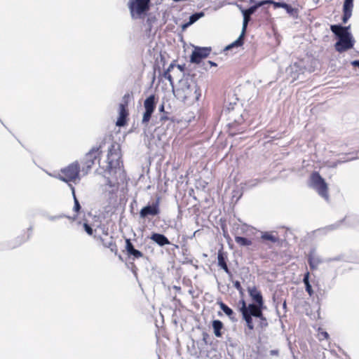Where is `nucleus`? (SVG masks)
<instances>
[{
  "label": "nucleus",
  "mask_w": 359,
  "mask_h": 359,
  "mask_svg": "<svg viewBox=\"0 0 359 359\" xmlns=\"http://www.w3.org/2000/svg\"><path fill=\"white\" fill-rule=\"evenodd\" d=\"M144 112L142 117V123L145 126L144 128V143L149 149H154L157 147V137L156 131L157 126L151 124L149 122L151 119V115L156 108L155 95H150L144 102Z\"/></svg>",
  "instance_id": "nucleus-1"
},
{
  "label": "nucleus",
  "mask_w": 359,
  "mask_h": 359,
  "mask_svg": "<svg viewBox=\"0 0 359 359\" xmlns=\"http://www.w3.org/2000/svg\"><path fill=\"white\" fill-rule=\"evenodd\" d=\"M144 39L147 42V52L151 57L154 60L153 64L154 75L152 77V83L156 79V72L157 70V57H156L157 48V40L156 39V34L157 33V20L155 15H149L147 22L144 24Z\"/></svg>",
  "instance_id": "nucleus-2"
},
{
  "label": "nucleus",
  "mask_w": 359,
  "mask_h": 359,
  "mask_svg": "<svg viewBox=\"0 0 359 359\" xmlns=\"http://www.w3.org/2000/svg\"><path fill=\"white\" fill-rule=\"evenodd\" d=\"M350 26L343 27L339 25H331V31L338 37L339 40L334 44L335 50L339 53L345 52L352 48L355 39L348 31Z\"/></svg>",
  "instance_id": "nucleus-3"
},
{
  "label": "nucleus",
  "mask_w": 359,
  "mask_h": 359,
  "mask_svg": "<svg viewBox=\"0 0 359 359\" xmlns=\"http://www.w3.org/2000/svg\"><path fill=\"white\" fill-rule=\"evenodd\" d=\"M151 0H129L128 8L133 19L143 18L150 9Z\"/></svg>",
  "instance_id": "nucleus-4"
},
{
  "label": "nucleus",
  "mask_w": 359,
  "mask_h": 359,
  "mask_svg": "<svg viewBox=\"0 0 359 359\" xmlns=\"http://www.w3.org/2000/svg\"><path fill=\"white\" fill-rule=\"evenodd\" d=\"M197 86L195 84L190 85L187 81L181 82L180 86L174 91L175 95L184 101L190 99H198Z\"/></svg>",
  "instance_id": "nucleus-5"
},
{
  "label": "nucleus",
  "mask_w": 359,
  "mask_h": 359,
  "mask_svg": "<svg viewBox=\"0 0 359 359\" xmlns=\"http://www.w3.org/2000/svg\"><path fill=\"white\" fill-rule=\"evenodd\" d=\"M81 171L80 165L78 161H75L65 168L61 170L62 175H59V179L69 184L70 182L80 180L79 172Z\"/></svg>",
  "instance_id": "nucleus-6"
},
{
  "label": "nucleus",
  "mask_w": 359,
  "mask_h": 359,
  "mask_svg": "<svg viewBox=\"0 0 359 359\" xmlns=\"http://www.w3.org/2000/svg\"><path fill=\"white\" fill-rule=\"evenodd\" d=\"M310 186L313 188L320 196L328 201L329 194L327 191V184L318 172H314L311 174Z\"/></svg>",
  "instance_id": "nucleus-7"
},
{
  "label": "nucleus",
  "mask_w": 359,
  "mask_h": 359,
  "mask_svg": "<svg viewBox=\"0 0 359 359\" xmlns=\"http://www.w3.org/2000/svg\"><path fill=\"white\" fill-rule=\"evenodd\" d=\"M100 147H93L83 157L81 161V172L84 175H87L90 170L97 158L100 156Z\"/></svg>",
  "instance_id": "nucleus-8"
},
{
  "label": "nucleus",
  "mask_w": 359,
  "mask_h": 359,
  "mask_svg": "<svg viewBox=\"0 0 359 359\" xmlns=\"http://www.w3.org/2000/svg\"><path fill=\"white\" fill-rule=\"evenodd\" d=\"M118 182H112L109 177H106V183L102 185V190L104 198L109 203L116 201Z\"/></svg>",
  "instance_id": "nucleus-9"
},
{
  "label": "nucleus",
  "mask_w": 359,
  "mask_h": 359,
  "mask_svg": "<svg viewBox=\"0 0 359 359\" xmlns=\"http://www.w3.org/2000/svg\"><path fill=\"white\" fill-rule=\"evenodd\" d=\"M242 14L243 15V27H242V32L239 37L233 43L227 46L225 48V50H230L234 47H239L241 46L243 43V38L245 34L246 28L248 26V24L249 21L250 20V14L248 13L246 11H244V9L241 10Z\"/></svg>",
  "instance_id": "nucleus-10"
},
{
  "label": "nucleus",
  "mask_w": 359,
  "mask_h": 359,
  "mask_svg": "<svg viewBox=\"0 0 359 359\" xmlns=\"http://www.w3.org/2000/svg\"><path fill=\"white\" fill-rule=\"evenodd\" d=\"M210 48H196L191 55V62L200 63L203 58L210 55Z\"/></svg>",
  "instance_id": "nucleus-11"
},
{
  "label": "nucleus",
  "mask_w": 359,
  "mask_h": 359,
  "mask_svg": "<svg viewBox=\"0 0 359 359\" xmlns=\"http://www.w3.org/2000/svg\"><path fill=\"white\" fill-rule=\"evenodd\" d=\"M157 215V199L153 202L152 205H146L143 207L140 212V216L141 218L144 219L149 215Z\"/></svg>",
  "instance_id": "nucleus-12"
},
{
  "label": "nucleus",
  "mask_w": 359,
  "mask_h": 359,
  "mask_svg": "<svg viewBox=\"0 0 359 359\" xmlns=\"http://www.w3.org/2000/svg\"><path fill=\"white\" fill-rule=\"evenodd\" d=\"M126 250L128 256L133 257V259L140 258L142 256V253L135 248L134 245L129 238L126 239Z\"/></svg>",
  "instance_id": "nucleus-13"
},
{
  "label": "nucleus",
  "mask_w": 359,
  "mask_h": 359,
  "mask_svg": "<svg viewBox=\"0 0 359 359\" xmlns=\"http://www.w3.org/2000/svg\"><path fill=\"white\" fill-rule=\"evenodd\" d=\"M263 306H260L258 304H250L248 306L245 305V309L247 311V313L251 316L257 317V318H262V309Z\"/></svg>",
  "instance_id": "nucleus-14"
},
{
  "label": "nucleus",
  "mask_w": 359,
  "mask_h": 359,
  "mask_svg": "<svg viewBox=\"0 0 359 359\" xmlns=\"http://www.w3.org/2000/svg\"><path fill=\"white\" fill-rule=\"evenodd\" d=\"M102 243L104 248H109L111 252H114L116 255L118 254V249L115 242L113 240V237L111 236L109 239H104L101 236L97 238Z\"/></svg>",
  "instance_id": "nucleus-15"
},
{
  "label": "nucleus",
  "mask_w": 359,
  "mask_h": 359,
  "mask_svg": "<svg viewBox=\"0 0 359 359\" xmlns=\"http://www.w3.org/2000/svg\"><path fill=\"white\" fill-rule=\"evenodd\" d=\"M248 293L252 300L260 306H264L263 298L261 292L256 287H248Z\"/></svg>",
  "instance_id": "nucleus-16"
},
{
  "label": "nucleus",
  "mask_w": 359,
  "mask_h": 359,
  "mask_svg": "<svg viewBox=\"0 0 359 359\" xmlns=\"http://www.w3.org/2000/svg\"><path fill=\"white\" fill-rule=\"evenodd\" d=\"M240 311L243 315V319L245 320L247 326L250 330H252L254 329V325L252 322V316L247 313V311L245 309V302L244 300L242 301V306L240 309Z\"/></svg>",
  "instance_id": "nucleus-17"
},
{
  "label": "nucleus",
  "mask_w": 359,
  "mask_h": 359,
  "mask_svg": "<svg viewBox=\"0 0 359 359\" xmlns=\"http://www.w3.org/2000/svg\"><path fill=\"white\" fill-rule=\"evenodd\" d=\"M217 259H218V265L222 269H223L226 273L230 274V271H229L227 264L225 262L224 254L221 250H219L218 252Z\"/></svg>",
  "instance_id": "nucleus-18"
},
{
  "label": "nucleus",
  "mask_w": 359,
  "mask_h": 359,
  "mask_svg": "<svg viewBox=\"0 0 359 359\" xmlns=\"http://www.w3.org/2000/svg\"><path fill=\"white\" fill-rule=\"evenodd\" d=\"M69 187L72 191V196H73V199H74L73 210L75 212L79 213L81 209V206L80 205V203H79L78 198H76V196L75 194V188L71 184H69Z\"/></svg>",
  "instance_id": "nucleus-19"
},
{
  "label": "nucleus",
  "mask_w": 359,
  "mask_h": 359,
  "mask_svg": "<svg viewBox=\"0 0 359 359\" xmlns=\"http://www.w3.org/2000/svg\"><path fill=\"white\" fill-rule=\"evenodd\" d=\"M223 323L219 320H215L212 321V328L214 330V334L216 337H222V334L221 330L223 329Z\"/></svg>",
  "instance_id": "nucleus-20"
},
{
  "label": "nucleus",
  "mask_w": 359,
  "mask_h": 359,
  "mask_svg": "<svg viewBox=\"0 0 359 359\" xmlns=\"http://www.w3.org/2000/svg\"><path fill=\"white\" fill-rule=\"evenodd\" d=\"M217 304L219 306L220 309L224 312V313L229 317L230 319L234 320V313L231 308L226 306L222 301L217 302Z\"/></svg>",
  "instance_id": "nucleus-21"
},
{
  "label": "nucleus",
  "mask_w": 359,
  "mask_h": 359,
  "mask_svg": "<svg viewBox=\"0 0 359 359\" xmlns=\"http://www.w3.org/2000/svg\"><path fill=\"white\" fill-rule=\"evenodd\" d=\"M203 16H204L203 12L196 13L191 15L189 17V21L187 23L183 25L182 28L184 29V28L190 26L191 25L194 24L195 22H196L198 20H199L201 18H202Z\"/></svg>",
  "instance_id": "nucleus-22"
},
{
  "label": "nucleus",
  "mask_w": 359,
  "mask_h": 359,
  "mask_svg": "<svg viewBox=\"0 0 359 359\" xmlns=\"http://www.w3.org/2000/svg\"><path fill=\"white\" fill-rule=\"evenodd\" d=\"M353 8V0H345L343 6L344 13L352 15V10Z\"/></svg>",
  "instance_id": "nucleus-23"
},
{
  "label": "nucleus",
  "mask_w": 359,
  "mask_h": 359,
  "mask_svg": "<svg viewBox=\"0 0 359 359\" xmlns=\"http://www.w3.org/2000/svg\"><path fill=\"white\" fill-rule=\"evenodd\" d=\"M235 241L240 246H249L252 245V241L250 240L241 236H236Z\"/></svg>",
  "instance_id": "nucleus-24"
},
{
  "label": "nucleus",
  "mask_w": 359,
  "mask_h": 359,
  "mask_svg": "<svg viewBox=\"0 0 359 359\" xmlns=\"http://www.w3.org/2000/svg\"><path fill=\"white\" fill-rule=\"evenodd\" d=\"M262 239L264 241H269L271 243H277L278 241V238L269 232H264L262 234Z\"/></svg>",
  "instance_id": "nucleus-25"
},
{
  "label": "nucleus",
  "mask_w": 359,
  "mask_h": 359,
  "mask_svg": "<svg viewBox=\"0 0 359 359\" xmlns=\"http://www.w3.org/2000/svg\"><path fill=\"white\" fill-rule=\"evenodd\" d=\"M284 9L290 16L294 18H298L299 11L297 8H292L290 5L287 4Z\"/></svg>",
  "instance_id": "nucleus-26"
},
{
  "label": "nucleus",
  "mask_w": 359,
  "mask_h": 359,
  "mask_svg": "<svg viewBox=\"0 0 359 359\" xmlns=\"http://www.w3.org/2000/svg\"><path fill=\"white\" fill-rule=\"evenodd\" d=\"M320 262V260L318 257H315L312 254L309 255V263L311 269H316Z\"/></svg>",
  "instance_id": "nucleus-27"
},
{
  "label": "nucleus",
  "mask_w": 359,
  "mask_h": 359,
  "mask_svg": "<svg viewBox=\"0 0 359 359\" xmlns=\"http://www.w3.org/2000/svg\"><path fill=\"white\" fill-rule=\"evenodd\" d=\"M128 111L127 109V104L121 103L118 107V116L128 117Z\"/></svg>",
  "instance_id": "nucleus-28"
},
{
  "label": "nucleus",
  "mask_w": 359,
  "mask_h": 359,
  "mask_svg": "<svg viewBox=\"0 0 359 359\" xmlns=\"http://www.w3.org/2000/svg\"><path fill=\"white\" fill-rule=\"evenodd\" d=\"M151 309H147L145 311V315L150 316V318L154 319V325L157 327V318H155L154 313H155V306L154 304H151L150 306Z\"/></svg>",
  "instance_id": "nucleus-29"
},
{
  "label": "nucleus",
  "mask_w": 359,
  "mask_h": 359,
  "mask_svg": "<svg viewBox=\"0 0 359 359\" xmlns=\"http://www.w3.org/2000/svg\"><path fill=\"white\" fill-rule=\"evenodd\" d=\"M27 239L24 238L23 236H18L15 238V240L13 241V244L11 246V248H15L20 245H21L22 243H24Z\"/></svg>",
  "instance_id": "nucleus-30"
},
{
  "label": "nucleus",
  "mask_w": 359,
  "mask_h": 359,
  "mask_svg": "<svg viewBox=\"0 0 359 359\" xmlns=\"http://www.w3.org/2000/svg\"><path fill=\"white\" fill-rule=\"evenodd\" d=\"M83 227L84 231L86 232V233L89 236H93L94 229L92 228V226L88 223L84 222L83 224Z\"/></svg>",
  "instance_id": "nucleus-31"
},
{
  "label": "nucleus",
  "mask_w": 359,
  "mask_h": 359,
  "mask_svg": "<svg viewBox=\"0 0 359 359\" xmlns=\"http://www.w3.org/2000/svg\"><path fill=\"white\" fill-rule=\"evenodd\" d=\"M167 244H170L168 239L164 235L158 233V245L163 246Z\"/></svg>",
  "instance_id": "nucleus-32"
},
{
  "label": "nucleus",
  "mask_w": 359,
  "mask_h": 359,
  "mask_svg": "<svg viewBox=\"0 0 359 359\" xmlns=\"http://www.w3.org/2000/svg\"><path fill=\"white\" fill-rule=\"evenodd\" d=\"M126 123H127V118L122 117V116H118L117 118V121L116 122V126H119V127H123V126H126Z\"/></svg>",
  "instance_id": "nucleus-33"
},
{
  "label": "nucleus",
  "mask_w": 359,
  "mask_h": 359,
  "mask_svg": "<svg viewBox=\"0 0 359 359\" xmlns=\"http://www.w3.org/2000/svg\"><path fill=\"white\" fill-rule=\"evenodd\" d=\"M271 3H269V4H273L274 8H285V7L286 6V3H284V2H277V1H274L273 0H270Z\"/></svg>",
  "instance_id": "nucleus-34"
},
{
  "label": "nucleus",
  "mask_w": 359,
  "mask_h": 359,
  "mask_svg": "<svg viewBox=\"0 0 359 359\" xmlns=\"http://www.w3.org/2000/svg\"><path fill=\"white\" fill-rule=\"evenodd\" d=\"M65 217H66V215L60 214V215H49V216H48V219L50 221H55L57 219L65 218Z\"/></svg>",
  "instance_id": "nucleus-35"
},
{
  "label": "nucleus",
  "mask_w": 359,
  "mask_h": 359,
  "mask_svg": "<svg viewBox=\"0 0 359 359\" xmlns=\"http://www.w3.org/2000/svg\"><path fill=\"white\" fill-rule=\"evenodd\" d=\"M174 65L172 64H170L169 65V67L168 68L167 71H165L163 74V76L167 79L168 80H169L170 82L172 81V77L169 73L170 69L173 68Z\"/></svg>",
  "instance_id": "nucleus-36"
},
{
  "label": "nucleus",
  "mask_w": 359,
  "mask_h": 359,
  "mask_svg": "<svg viewBox=\"0 0 359 359\" xmlns=\"http://www.w3.org/2000/svg\"><path fill=\"white\" fill-rule=\"evenodd\" d=\"M269 3H271L270 0H263V1L257 2L254 6H255V7H256V9H257L258 8H259L264 5L269 4Z\"/></svg>",
  "instance_id": "nucleus-37"
},
{
  "label": "nucleus",
  "mask_w": 359,
  "mask_h": 359,
  "mask_svg": "<svg viewBox=\"0 0 359 359\" xmlns=\"http://www.w3.org/2000/svg\"><path fill=\"white\" fill-rule=\"evenodd\" d=\"M260 319V327H266L268 325V323L266 318L262 315V318H259Z\"/></svg>",
  "instance_id": "nucleus-38"
},
{
  "label": "nucleus",
  "mask_w": 359,
  "mask_h": 359,
  "mask_svg": "<svg viewBox=\"0 0 359 359\" xmlns=\"http://www.w3.org/2000/svg\"><path fill=\"white\" fill-rule=\"evenodd\" d=\"M318 336H319V339L323 340L325 339H327L329 335L327 332H321L320 333H319Z\"/></svg>",
  "instance_id": "nucleus-39"
},
{
  "label": "nucleus",
  "mask_w": 359,
  "mask_h": 359,
  "mask_svg": "<svg viewBox=\"0 0 359 359\" xmlns=\"http://www.w3.org/2000/svg\"><path fill=\"white\" fill-rule=\"evenodd\" d=\"M259 183V180H258L257 179H255V180L249 181L247 183V185L248 187H253V186H255V185L258 184Z\"/></svg>",
  "instance_id": "nucleus-40"
},
{
  "label": "nucleus",
  "mask_w": 359,
  "mask_h": 359,
  "mask_svg": "<svg viewBox=\"0 0 359 359\" xmlns=\"http://www.w3.org/2000/svg\"><path fill=\"white\" fill-rule=\"evenodd\" d=\"M305 286H306V292L309 293V294L310 296H311L313 294V290H312V287H311V285L309 283H307V284H305Z\"/></svg>",
  "instance_id": "nucleus-41"
},
{
  "label": "nucleus",
  "mask_w": 359,
  "mask_h": 359,
  "mask_svg": "<svg viewBox=\"0 0 359 359\" xmlns=\"http://www.w3.org/2000/svg\"><path fill=\"white\" fill-rule=\"evenodd\" d=\"M256 10L257 9L256 7H255V6H252L248 9H244L245 11H246L250 15L253 14L256 11Z\"/></svg>",
  "instance_id": "nucleus-42"
},
{
  "label": "nucleus",
  "mask_w": 359,
  "mask_h": 359,
  "mask_svg": "<svg viewBox=\"0 0 359 359\" xmlns=\"http://www.w3.org/2000/svg\"><path fill=\"white\" fill-rule=\"evenodd\" d=\"M234 287L240 292L242 291V287L239 281L236 280L233 283Z\"/></svg>",
  "instance_id": "nucleus-43"
},
{
  "label": "nucleus",
  "mask_w": 359,
  "mask_h": 359,
  "mask_svg": "<svg viewBox=\"0 0 359 359\" xmlns=\"http://www.w3.org/2000/svg\"><path fill=\"white\" fill-rule=\"evenodd\" d=\"M351 15L348 13H344L342 21L344 23H346L348 20L351 18Z\"/></svg>",
  "instance_id": "nucleus-44"
},
{
  "label": "nucleus",
  "mask_w": 359,
  "mask_h": 359,
  "mask_svg": "<svg viewBox=\"0 0 359 359\" xmlns=\"http://www.w3.org/2000/svg\"><path fill=\"white\" fill-rule=\"evenodd\" d=\"M150 239L152 240L155 243H157V232H153Z\"/></svg>",
  "instance_id": "nucleus-45"
},
{
  "label": "nucleus",
  "mask_w": 359,
  "mask_h": 359,
  "mask_svg": "<svg viewBox=\"0 0 359 359\" xmlns=\"http://www.w3.org/2000/svg\"><path fill=\"white\" fill-rule=\"evenodd\" d=\"M309 273H306L304 277V284H307V283H309Z\"/></svg>",
  "instance_id": "nucleus-46"
},
{
  "label": "nucleus",
  "mask_w": 359,
  "mask_h": 359,
  "mask_svg": "<svg viewBox=\"0 0 359 359\" xmlns=\"http://www.w3.org/2000/svg\"><path fill=\"white\" fill-rule=\"evenodd\" d=\"M351 65H352L353 67H359V60H354V61H352V62H351Z\"/></svg>",
  "instance_id": "nucleus-47"
},
{
  "label": "nucleus",
  "mask_w": 359,
  "mask_h": 359,
  "mask_svg": "<svg viewBox=\"0 0 359 359\" xmlns=\"http://www.w3.org/2000/svg\"><path fill=\"white\" fill-rule=\"evenodd\" d=\"M208 64L210 67H217V64L212 61H208Z\"/></svg>",
  "instance_id": "nucleus-48"
},
{
  "label": "nucleus",
  "mask_w": 359,
  "mask_h": 359,
  "mask_svg": "<svg viewBox=\"0 0 359 359\" xmlns=\"http://www.w3.org/2000/svg\"><path fill=\"white\" fill-rule=\"evenodd\" d=\"M107 169L112 170V162L111 161H109V163H108V165H107ZM111 172V170H109V172Z\"/></svg>",
  "instance_id": "nucleus-49"
},
{
  "label": "nucleus",
  "mask_w": 359,
  "mask_h": 359,
  "mask_svg": "<svg viewBox=\"0 0 359 359\" xmlns=\"http://www.w3.org/2000/svg\"><path fill=\"white\" fill-rule=\"evenodd\" d=\"M28 231L29 232V234H28V236H27V240H28L32 234V227L30 226L29 229H28Z\"/></svg>",
  "instance_id": "nucleus-50"
},
{
  "label": "nucleus",
  "mask_w": 359,
  "mask_h": 359,
  "mask_svg": "<svg viewBox=\"0 0 359 359\" xmlns=\"http://www.w3.org/2000/svg\"><path fill=\"white\" fill-rule=\"evenodd\" d=\"M67 218L69 219H72L73 221H74L76 219V215L74 216V217H69V216H67L66 217Z\"/></svg>",
  "instance_id": "nucleus-51"
},
{
  "label": "nucleus",
  "mask_w": 359,
  "mask_h": 359,
  "mask_svg": "<svg viewBox=\"0 0 359 359\" xmlns=\"http://www.w3.org/2000/svg\"><path fill=\"white\" fill-rule=\"evenodd\" d=\"M103 233H104V235L107 236V235H108V229H107V230L104 231H103Z\"/></svg>",
  "instance_id": "nucleus-52"
},
{
  "label": "nucleus",
  "mask_w": 359,
  "mask_h": 359,
  "mask_svg": "<svg viewBox=\"0 0 359 359\" xmlns=\"http://www.w3.org/2000/svg\"><path fill=\"white\" fill-rule=\"evenodd\" d=\"M150 250V251L152 252L154 251V248H151L150 246L148 247V249L147 250Z\"/></svg>",
  "instance_id": "nucleus-53"
},
{
  "label": "nucleus",
  "mask_w": 359,
  "mask_h": 359,
  "mask_svg": "<svg viewBox=\"0 0 359 359\" xmlns=\"http://www.w3.org/2000/svg\"><path fill=\"white\" fill-rule=\"evenodd\" d=\"M163 109H164L163 105H162V106L161 107V108H160V110H161V111H163Z\"/></svg>",
  "instance_id": "nucleus-54"
},
{
  "label": "nucleus",
  "mask_w": 359,
  "mask_h": 359,
  "mask_svg": "<svg viewBox=\"0 0 359 359\" xmlns=\"http://www.w3.org/2000/svg\"><path fill=\"white\" fill-rule=\"evenodd\" d=\"M118 258L119 259L123 260L121 255H118Z\"/></svg>",
  "instance_id": "nucleus-55"
},
{
  "label": "nucleus",
  "mask_w": 359,
  "mask_h": 359,
  "mask_svg": "<svg viewBox=\"0 0 359 359\" xmlns=\"http://www.w3.org/2000/svg\"><path fill=\"white\" fill-rule=\"evenodd\" d=\"M155 336L157 337V331L155 332Z\"/></svg>",
  "instance_id": "nucleus-56"
},
{
  "label": "nucleus",
  "mask_w": 359,
  "mask_h": 359,
  "mask_svg": "<svg viewBox=\"0 0 359 359\" xmlns=\"http://www.w3.org/2000/svg\"><path fill=\"white\" fill-rule=\"evenodd\" d=\"M250 2H251V3L254 2V0H250Z\"/></svg>",
  "instance_id": "nucleus-57"
}]
</instances>
